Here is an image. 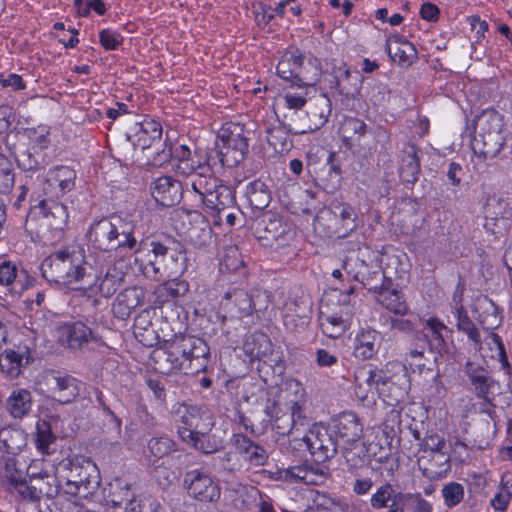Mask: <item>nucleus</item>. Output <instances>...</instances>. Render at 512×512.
Segmentation results:
<instances>
[{
	"label": "nucleus",
	"instance_id": "12",
	"mask_svg": "<svg viewBox=\"0 0 512 512\" xmlns=\"http://www.w3.org/2000/svg\"><path fill=\"white\" fill-rule=\"evenodd\" d=\"M353 292L352 289L343 294L342 305L343 308L340 310V315L337 313L327 314L323 310L320 312V326L322 332L330 338H338L343 335L350 325L352 317V310L349 306V296Z\"/></svg>",
	"mask_w": 512,
	"mask_h": 512
},
{
	"label": "nucleus",
	"instance_id": "55",
	"mask_svg": "<svg viewBox=\"0 0 512 512\" xmlns=\"http://www.w3.org/2000/svg\"><path fill=\"white\" fill-rule=\"evenodd\" d=\"M335 153L329 152L327 157L325 158V164L328 165V184L326 188L334 189L339 183L341 179V170L338 164L334 162Z\"/></svg>",
	"mask_w": 512,
	"mask_h": 512
},
{
	"label": "nucleus",
	"instance_id": "17",
	"mask_svg": "<svg viewBox=\"0 0 512 512\" xmlns=\"http://www.w3.org/2000/svg\"><path fill=\"white\" fill-rule=\"evenodd\" d=\"M125 272L117 267L110 268L106 275L95 277L92 281H86L87 285L77 286L78 289L88 290L92 295L108 297L112 295L122 283Z\"/></svg>",
	"mask_w": 512,
	"mask_h": 512
},
{
	"label": "nucleus",
	"instance_id": "58",
	"mask_svg": "<svg viewBox=\"0 0 512 512\" xmlns=\"http://www.w3.org/2000/svg\"><path fill=\"white\" fill-rule=\"evenodd\" d=\"M0 84L3 87H10L13 90L24 89L25 85L21 76L14 73H1L0 74Z\"/></svg>",
	"mask_w": 512,
	"mask_h": 512
},
{
	"label": "nucleus",
	"instance_id": "6",
	"mask_svg": "<svg viewBox=\"0 0 512 512\" xmlns=\"http://www.w3.org/2000/svg\"><path fill=\"white\" fill-rule=\"evenodd\" d=\"M134 225L132 222L120 217L113 216L109 219H101L94 223L90 230L89 236L99 245L112 244L117 240V249L135 248L137 240L133 236Z\"/></svg>",
	"mask_w": 512,
	"mask_h": 512
},
{
	"label": "nucleus",
	"instance_id": "9",
	"mask_svg": "<svg viewBox=\"0 0 512 512\" xmlns=\"http://www.w3.org/2000/svg\"><path fill=\"white\" fill-rule=\"evenodd\" d=\"M68 218L69 214L66 206L53 200H43L30 209L27 222L36 220L40 221L41 226L63 230L67 226Z\"/></svg>",
	"mask_w": 512,
	"mask_h": 512
},
{
	"label": "nucleus",
	"instance_id": "56",
	"mask_svg": "<svg viewBox=\"0 0 512 512\" xmlns=\"http://www.w3.org/2000/svg\"><path fill=\"white\" fill-rule=\"evenodd\" d=\"M374 390L375 383L368 386L365 379L363 382H357L354 393L362 403L369 404L374 401Z\"/></svg>",
	"mask_w": 512,
	"mask_h": 512
},
{
	"label": "nucleus",
	"instance_id": "48",
	"mask_svg": "<svg viewBox=\"0 0 512 512\" xmlns=\"http://www.w3.org/2000/svg\"><path fill=\"white\" fill-rule=\"evenodd\" d=\"M444 503L448 507H453L459 504L464 498V487L457 482H450L443 486L441 490Z\"/></svg>",
	"mask_w": 512,
	"mask_h": 512
},
{
	"label": "nucleus",
	"instance_id": "23",
	"mask_svg": "<svg viewBox=\"0 0 512 512\" xmlns=\"http://www.w3.org/2000/svg\"><path fill=\"white\" fill-rule=\"evenodd\" d=\"M91 330L81 322L65 324L59 329V341L69 348H80L88 343L91 338Z\"/></svg>",
	"mask_w": 512,
	"mask_h": 512
},
{
	"label": "nucleus",
	"instance_id": "20",
	"mask_svg": "<svg viewBox=\"0 0 512 512\" xmlns=\"http://www.w3.org/2000/svg\"><path fill=\"white\" fill-rule=\"evenodd\" d=\"M234 447L237 453L251 466H262L268 459L265 449L253 443L245 435L234 436Z\"/></svg>",
	"mask_w": 512,
	"mask_h": 512
},
{
	"label": "nucleus",
	"instance_id": "43",
	"mask_svg": "<svg viewBox=\"0 0 512 512\" xmlns=\"http://www.w3.org/2000/svg\"><path fill=\"white\" fill-rule=\"evenodd\" d=\"M301 68V61L298 56L286 53L277 65V73L284 79L297 76Z\"/></svg>",
	"mask_w": 512,
	"mask_h": 512
},
{
	"label": "nucleus",
	"instance_id": "25",
	"mask_svg": "<svg viewBox=\"0 0 512 512\" xmlns=\"http://www.w3.org/2000/svg\"><path fill=\"white\" fill-rule=\"evenodd\" d=\"M376 301L388 311L396 315H405L408 311L405 300L394 288H389L385 283L373 289Z\"/></svg>",
	"mask_w": 512,
	"mask_h": 512
},
{
	"label": "nucleus",
	"instance_id": "16",
	"mask_svg": "<svg viewBox=\"0 0 512 512\" xmlns=\"http://www.w3.org/2000/svg\"><path fill=\"white\" fill-rule=\"evenodd\" d=\"M315 81L316 79L307 81L304 85L291 84L285 87L275 98V108L302 109L307 102L309 89L313 86Z\"/></svg>",
	"mask_w": 512,
	"mask_h": 512
},
{
	"label": "nucleus",
	"instance_id": "46",
	"mask_svg": "<svg viewBox=\"0 0 512 512\" xmlns=\"http://www.w3.org/2000/svg\"><path fill=\"white\" fill-rule=\"evenodd\" d=\"M367 130L364 121L355 117H346L340 127V133L345 139H354L362 137Z\"/></svg>",
	"mask_w": 512,
	"mask_h": 512
},
{
	"label": "nucleus",
	"instance_id": "22",
	"mask_svg": "<svg viewBox=\"0 0 512 512\" xmlns=\"http://www.w3.org/2000/svg\"><path fill=\"white\" fill-rule=\"evenodd\" d=\"M51 390L60 404L71 402L79 393L80 382L68 375H53L50 378Z\"/></svg>",
	"mask_w": 512,
	"mask_h": 512
},
{
	"label": "nucleus",
	"instance_id": "34",
	"mask_svg": "<svg viewBox=\"0 0 512 512\" xmlns=\"http://www.w3.org/2000/svg\"><path fill=\"white\" fill-rule=\"evenodd\" d=\"M173 442L168 437L152 438L149 440L147 447L143 449V456L146 460L153 464L158 459L168 455L173 450Z\"/></svg>",
	"mask_w": 512,
	"mask_h": 512
},
{
	"label": "nucleus",
	"instance_id": "4",
	"mask_svg": "<svg viewBox=\"0 0 512 512\" xmlns=\"http://www.w3.org/2000/svg\"><path fill=\"white\" fill-rule=\"evenodd\" d=\"M48 262L58 273L57 281L67 286L89 281L88 269L91 267L85 261V250L79 245H70L57 251L46 260L45 265Z\"/></svg>",
	"mask_w": 512,
	"mask_h": 512
},
{
	"label": "nucleus",
	"instance_id": "38",
	"mask_svg": "<svg viewBox=\"0 0 512 512\" xmlns=\"http://www.w3.org/2000/svg\"><path fill=\"white\" fill-rule=\"evenodd\" d=\"M7 478L13 489L23 498L33 500L39 498L41 494H51L50 491L44 492L41 487L38 488L36 486H29L26 481L22 479L21 474L18 472H15V474H10L7 476Z\"/></svg>",
	"mask_w": 512,
	"mask_h": 512
},
{
	"label": "nucleus",
	"instance_id": "42",
	"mask_svg": "<svg viewBox=\"0 0 512 512\" xmlns=\"http://www.w3.org/2000/svg\"><path fill=\"white\" fill-rule=\"evenodd\" d=\"M422 445L425 451L429 450L431 454L434 453V458L441 460L444 469L450 468L449 456L442 451L445 446V441L441 436L437 434H430L425 437Z\"/></svg>",
	"mask_w": 512,
	"mask_h": 512
},
{
	"label": "nucleus",
	"instance_id": "2",
	"mask_svg": "<svg viewBox=\"0 0 512 512\" xmlns=\"http://www.w3.org/2000/svg\"><path fill=\"white\" fill-rule=\"evenodd\" d=\"M208 355L209 347L203 339L185 336L165 348L155 349L152 358L161 373L177 370L193 373L205 368Z\"/></svg>",
	"mask_w": 512,
	"mask_h": 512
},
{
	"label": "nucleus",
	"instance_id": "64",
	"mask_svg": "<svg viewBox=\"0 0 512 512\" xmlns=\"http://www.w3.org/2000/svg\"><path fill=\"white\" fill-rule=\"evenodd\" d=\"M407 500L413 508V512H432L430 503L419 496H411Z\"/></svg>",
	"mask_w": 512,
	"mask_h": 512
},
{
	"label": "nucleus",
	"instance_id": "11",
	"mask_svg": "<svg viewBox=\"0 0 512 512\" xmlns=\"http://www.w3.org/2000/svg\"><path fill=\"white\" fill-rule=\"evenodd\" d=\"M127 139L135 148L147 150L153 146L160 144L162 139V126L154 119H144L135 123Z\"/></svg>",
	"mask_w": 512,
	"mask_h": 512
},
{
	"label": "nucleus",
	"instance_id": "3",
	"mask_svg": "<svg viewBox=\"0 0 512 512\" xmlns=\"http://www.w3.org/2000/svg\"><path fill=\"white\" fill-rule=\"evenodd\" d=\"M366 383L368 386L375 383L379 397L391 406L404 400L410 388L406 367L398 362L388 363L383 370H370Z\"/></svg>",
	"mask_w": 512,
	"mask_h": 512
},
{
	"label": "nucleus",
	"instance_id": "26",
	"mask_svg": "<svg viewBox=\"0 0 512 512\" xmlns=\"http://www.w3.org/2000/svg\"><path fill=\"white\" fill-rule=\"evenodd\" d=\"M6 408L14 418H23L32 408L31 392L24 388L14 389L6 400Z\"/></svg>",
	"mask_w": 512,
	"mask_h": 512
},
{
	"label": "nucleus",
	"instance_id": "39",
	"mask_svg": "<svg viewBox=\"0 0 512 512\" xmlns=\"http://www.w3.org/2000/svg\"><path fill=\"white\" fill-rule=\"evenodd\" d=\"M200 431L201 433H197L193 440L186 443L205 454L214 453L222 446V441L219 437L206 434L207 430L201 429Z\"/></svg>",
	"mask_w": 512,
	"mask_h": 512
},
{
	"label": "nucleus",
	"instance_id": "59",
	"mask_svg": "<svg viewBox=\"0 0 512 512\" xmlns=\"http://www.w3.org/2000/svg\"><path fill=\"white\" fill-rule=\"evenodd\" d=\"M511 495L508 491L501 489L491 499V505L496 511L504 512L507 510Z\"/></svg>",
	"mask_w": 512,
	"mask_h": 512
},
{
	"label": "nucleus",
	"instance_id": "7",
	"mask_svg": "<svg viewBox=\"0 0 512 512\" xmlns=\"http://www.w3.org/2000/svg\"><path fill=\"white\" fill-rule=\"evenodd\" d=\"M484 145V153L494 156L498 154L504 143V120L495 110L483 111L475 121Z\"/></svg>",
	"mask_w": 512,
	"mask_h": 512
},
{
	"label": "nucleus",
	"instance_id": "10",
	"mask_svg": "<svg viewBox=\"0 0 512 512\" xmlns=\"http://www.w3.org/2000/svg\"><path fill=\"white\" fill-rule=\"evenodd\" d=\"M184 485L190 496L204 502H213L220 497V488L206 473L192 470L186 473Z\"/></svg>",
	"mask_w": 512,
	"mask_h": 512
},
{
	"label": "nucleus",
	"instance_id": "36",
	"mask_svg": "<svg viewBox=\"0 0 512 512\" xmlns=\"http://www.w3.org/2000/svg\"><path fill=\"white\" fill-rule=\"evenodd\" d=\"M426 326L431 332L430 345L439 353L446 351L445 339L450 333V329L436 318H429Z\"/></svg>",
	"mask_w": 512,
	"mask_h": 512
},
{
	"label": "nucleus",
	"instance_id": "61",
	"mask_svg": "<svg viewBox=\"0 0 512 512\" xmlns=\"http://www.w3.org/2000/svg\"><path fill=\"white\" fill-rule=\"evenodd\" d=\"M468 22L473 31H475L476 38L478 40L485 37V33L488 30V24L486 21L481 20L479 16L472 15L468 18Z\"/></svg>",
	"mask_w": 512,
	"mask_h": 512
},
{
	"label": "nucleus",
	"instance_id": "19",
	"mask_svg": "<svg viewBox=\"0 0 512 512\" xmlns=\"http://www.w3.org/2000/svg\"><path fill=\"white\" fill-rule=\"evenodd\" d=\"M406 496L398 492L392 485L379 486L370 498V504L374 509L388 508L391 512H399Z\"/></svg>",
	"mask_w": 512,
	"mask_h": 512
},
{
	"label": "nucleus",
	"instance_id": "29",
	"mask_svg": "<svg viewBox=\"0 0 512 512\" xmlns=\"http://www.w3.org/2000/svg\"><path fill=\"white\" fill-rule=\"evenodd\" d=\"M197 169H200L201 171H193L190 182L192 189L201 200L219 183L218 180L212 176L211 169L208 166H198Z\"/></svg>",
	"mask_w": 512,
	"mask_h": 512
},
{
	"label": "nucleus",
	"instance_id": "24",
	"mask_svg": "<svg viewBox=\"0 0 512 512\" xmlns=\"http://www.w3.org/2000/svg\"><path fill=\"white\" fill-rule=\"evenodd\" d=\"M174 155L175 158L181 163V169L185 173H192L197 170L195 162L191 159V150L186 145H179L175 147L174 151L170 147H164L161 151L157 152L152 159L154 166H161L166 163Z\"/></svg>",
	"mask_w": 512,
	"mask_h": 512
},
{
	"label": "nucleus",
	"instance_id": "44",
	"mask_svg": "<svg viewBox=\"0 0 512 512\" xmlns=\"http://www.w3.org/2000/svg\"><path fill=\"white\" fill-rule=\"evenodd\" d=\"M29 145L35 151H42L50 144L49 129L46 126H38L26 130Z\"/></svg>",
	"mask_w": 512,
	"mask_h": 512
},
{
	"label": "nucleus",
	"instance_id": "54",
	"mask_svg": "<svg viewBox=\"0 0 512 512\" xmlns=\"http://www.w3.org/2000/svg\"><path fill=\"white\" fill-rule=\"evenodd\" d=\"M101 45L106 50H116L123 42L122 36L116 31L104 29L99 33Z\"/></svg>",
	"mask_w": 512,
	"mask_h": 512
},
{
	"label": "nucleus",
	"instance_id": "32",
	"mask_svg": "<svg viewBox=\"0 0 512 512\" xmlns=\"http://www.w3.org/2000/svg\"><path fill=\"white\" fill-rule=\"evenodd\" d=\"M201 201L207 209L220 211L232 203L231 191L227 186L218 184Z\"/></svg>",
	"mask_w": 512,
	"mask_h": 512
},
{
	"label": "nucleus",
	"instance_id": "15",
	"mask_svg": "<svg viewBox=\"0 0 512 512\" xmlns=\"http://www.w3.org/2000/svg\"><path fill=\"white\" fill-rule=\"evenodd\" d=\"M281 403L292 409V417H301V411L306 401V391L303 384L294 379L284 380L277 393Z\"/></svg>",
	"mask_w": 512,
	"mask_h": 512
},
{
	"label": "nucleus",
	"instance_id": "18",
	"mask_svg": "<svg viewBox=\"0 0 512 512\" xmlns=\"http://www.w3.org/2000/svg\"><path fill=\"white\" fill-rule=\"evenodd\" d=\"M151 194L158 204L169 207L180 201L181 185L169 176H162L153 182Z\"/></svg>",
	"mask_w": 512,
	"mask_h": 512
},
{
	"label": "nucleus",
	"instance_id": "21",
	"mask_svg": "<svg viewBox=\"0 0 512 512\" xmlns=\"http://www.w3.org/2000/svg\"><path fill=\"white\" fill-rule=\"evenodd\" d=\"M380 334L374 329H362L354 339L353 354L361 360L371 359L378 351Z\"/></svg>",
	"mask_w": 512,
	"mask_h": 512
},
{
	"label": "nucleus",
	"instance_id": "13",
	"mask_svg": "<svg viewBox=\"0 0 512 512\" xmlns=\"http://www.w3.org/2000/svg\"><path fill=\"white\" fill-rule=\"evenodd\" d=\"M76 173L68 166L50 169L44 183V193L50 197H59L74 188Z\"/></svg>",
	"mask_w": 512,
	"mask_h": 512
},
{
	"label": "nucleus",
	"instance_id": "49",
	"mask_svg": "<svg viewBox=\"0 0 512 512\" xmlns=\"http://www.w3.org/2000/svg\"><path fill=\"white\" fill-rule=\"evenodd\" d=\"M456 313L458 329L464 332L471 341L478 343L480 340V335L474 323L468 317L467 313L462 308H457Z\"/></svg>",
	"mask_w": 512,
	"mask_h": 512
},
{
	"label": "nucleus",
	"instance_id": "62",
	"mask_svg": "<svg viewBox=\"0 0 512 512\" xmlns=\"http://www.w3.org/2000/svg\"><path fill=\"white\" fill-rule=\"evenodd\" d=\"M467 372L473 384L482 389L483 386L486 385L487 382V372L483 369L474 370V366L472 364H468Z\"/></svg>",
	"mask_w": 512,
	"mask_h": 512
},
{
	"label": "nucleus",
	"instance_id": "40",
	"mask_svg": "<svg viewBox=\"0 0 512 512\" xmlns=\"http://www.w3.org/2000/svg\"><path fill=\"white\" fill-rule=\"evenodd\" d=\"M22 355L14 350H5L0 354V370L15 377L20 374L22 366Z\"/></svg>",
	"mask_w": 512,
	"mask_h": 512
},
{
	"label": "nucleus",
	"instance_id": "30",
	"mask_svg": "<svg viewBox=\"0 0 512 512\" xmlns=\"http://www.w3.org/2000/svg\"><path fill=\"white\" fill-rule=\"evenodd\" d=\"M387 48L393 55V59L401 64H411L416 58L414 46L399 36L391 37L388 40Z\"/></svg>",
	"mask_w": 512,
	"mask_h": 512
},
{
	"label": "nucleus",
	"instance_id": "52",
	"mask_svg": "<svg viewBox=\"0 0 512 512\" xmlns=\"http://www.w3.org/2000/svg\"><path fill=\"white\" fill-rule=\"evenodd\" d=\"M419 164L414 155H408L400 168V177L407 183H414L417 180Z\"/></svg>",
	"mask_w": 512,
	"mask_h": 512
},
{
	"label": "nucleus",
	"instance_id": "63",
	"mask_svg": "<svg viewBox=\"0 0 512 512\" xmlns=\"http://www.w3.org/2000/svg\"><path fill=\"white\" fill-rule=\"evenodd\" d=\"M439 14L440 10L435 4L426 2L421 5L420 15L424 20L431 22L437 21Z\"/></svg>",
	"mask_w": 512,
	"mask_h": 512
},
{
	"label": "nucleus",
	"instance_id": "35",
	"mask_svg": "<svg viewBox=\"0 0 512 512\" xmlns=\"http://www.w3.org/2000/svg\"><path fill=\"white\" fill-rule=\"evenodd\" d=\"M145 290L142 287H131L121 292L116 301L119 306H123L122 314L129 315L134 309L141 306L144 302Z\"/></svg>",
	"mask_w": 512,
	"mask_h": 512
},
{
	"label": "nucleus",
	"instance_id": "50",
	"mask_svg": "<svg viewBox=\"0 0 512 512\" xmlns=\"http://www.w3.org/2000/svg\"><path fill=\"white\" fill-rule=\"evenodd\" d=\"M74 5L77 13L82 17L88 16L91 10L98 15H104L107 10L102 0H74Z\"/></svg>",
	"mask_w": 512,
	"mask_h": 512
},
{
	"label": "nucleus",
	"instance_id": "45",
	"mask_svg": "<svg viewBox=\"0 0 512 512\" xmlns=\"http://www.w3.org/2000/svg\"><path fill=\"white\" fill-rule=\"evenodd\" d=\"M13 184V162L10 157L0 152V193L9 192Z\"/></svg>",
	"mask_w": 512,
	"mask_h": 512
},
{
	"label": "nucleus",
	"instance_id": "1",
	"mask_svg": "<svg viewBox=\"0 0 512 512\" xmlns=\"http://www.w3.org/2000/svg\"><path fill=\"white\" fill-rule=\"evenodd\" d=\"M44 461H34L28 470L31 479H44L53 477L55 491L64 490L65 493L89 498L94 495L100 486V473L97 466L89 459L76 457L66 459L58 467L45 468Z\"/></svg>",
	"mask_w": 512,
	"mask_h": 512
},
{
	"label": "nucleus",
	"instance_id": "31",
	"mask_svg": "<svg viewBox=\"0 0 512 512\" xmlns=\"http://www.w3.org/2000/svg\"><path fill=\"white\" fill-rule=\"evenodd\" d=\"M21 275L25 276V272H18L15 264L11 262H3L0 264V285L10 286L13 285L9 291L14 293L13 296H18L27 288V285L20 283Z\"/></svg>",
	"mask_w": 512,
	"mask_h": 512
},
{
	"label": "nucleus",
	"instance_id": "28",
	"mask_svg": "<svg viewBox=\"0 0 512 512\" xmlns=\"http://www.w3.org/2000/svg\"><path fill=\"white\" fill-rule=\"evenodd\" d=\"M189 290V284L185 280L172 279L160 284L156 287L154 294L156 296V303L163 305L172 299L186 294Z\"/></svg>",
	"mask_w": 512,
	"mask_h": 512
},
{
	"label": "nucleus",
	"instance_id": "8",
	"mask_svg": "<svg viewBox=\"0 0 512 512\" xmlns=\"http://www.w3.org/2000/svg\"><path fill=\"white\" fill-rule=\"evenodd\" d=\"M177 415L179 417L178 434L185 443L193 440L197 433H201V429L210 430L213 426L211 415L195 406L181 405Z\"/></svg>",
	"mask_w": 512,
	"mask_h": 512
},
{
	"label": "nucleus",
	"instance_id": "33",
	"mask_svg": "<svg viewBox=\"0 0 512 512\" xmlns=\"http://www.w3.org/2000/svg\"><path fill=\"white\" fill-rule=\"evenodd\" d=\"M0 442L8 453L17 454L26 446L27 434L19 428H3L0 430Z\"/></svg>",
	"mask_w": 512,
	"mask_h": 512
},
{
	"label": "nucleus",
	"instance_id": "41",
	"mask_svg": "<svg viewBox=\"0 0 512 512\" xmlns=\"http://www.w3.org/2000/svg\"><path fill=\"white\" fill-rule=\"evenodd\" d=\"M212 229L209 223L201 216L199 222L188 230V238L195 246L201 247L210 242Z\"/></svg>",
	"mask_w": 512,
	"mask_h": 512
},
{
	"label": "nucleus",
	"instance_id": "5",
	"mask_svg": "<svg viewBox=\"0 0 512 512\" xmlns=\"http://www.w3.org/2000/svg\"><path fill=\"white\" fill-rule=\"evenodd\" d=\"M215 148L223 165L234 166L244 160L248 140L244 127L239 123H225L217 132Z\"/></svg>",
	"mask_w": 512,
	"mask_h": 512
},
{
	"label": "nucleus",
	"instance_id": "47",
	"mask_svg": "<svg viewBox=\"0 0 512 512\" xmlns=\"http://www.w3.org/2000/svg\"><path fill=\"white\" fill-rule=\"evenodd\" d=\"M36 430V448L42 454H48L49 447L55 439L51 427L47 422L40 421L37 423Z\"/></svg>",
	"mask_w": 512,
	"mask_h": 512
},
{
	"label": "nucleus",
	"instance_id": "27",
	"mask_svg": "<svg viewBox=\"0 0 512 512\" xmlns=\"http://www.w3.org/2000/svg\"><path fill=\"white\" fill-rule=\"evenodd\" d=\"M107 505L124 508L126 512H134L136 508L133 493L126 483L122 484L120 481L110 484V496L107 499Z\"/></svg>",
	"mask_w": 512,
	"mask_h": 512
},
{
	"label": "nucleus",
	"instance_id": "51",
	"mask_svg": "<svg viewBox=\"0 0 512 512\" xmlns=\"http://www.w3.org/2000/svg\"><path fill=\"white\" fill-rule=\"evenodd\" d=\"M503 207V204L501 202H498L496 200H493L491 202H488L484 208V215H485V227L487 229H490L493 233H497L496 227L499 226V223L502 225H505L506 222L502 219H499L496 216V213L494 209H501Z\"/></svg>",
	"mask_w": 512,
	"mask_h": 512
},
{
	"label": "nucleus",
	"instance_id": "14",
	"mask_svg": "<svg viewBox=\"0 0 512 512\" xmlns=\"http://www.w3.org/2000/svg\"><path fill=\"white\" fill-rule=\"evenodd\" d=\"M362 430L358 417L352 412H344L333 420V431L344 446L350 447L358 441Z\"/></svg>",
	"mask_w": 512,
	"mask_h": 512
},
{
	"label": "nucleus",
	"instance_id": "60",
	"mask_svg": "<svg viewBox=\"0 0 512 512\" xmlns=\"http://www.w3.org/2000/svg\"><path fill=\"white\" fill-rule=\"evenodd\" d=\"M325 156V150L323 148H316L315 152L309 151L307 154V169L310 174H315L320 178L319 170L317 168V164L319 163L320 158Z\"/></svg>",
	"mask_w": 512,
	"mask_h": 512
},
{
	"label": "nucleus",
	"instance_id": "57",
	"mask_svg": "<svg viewBox=\"0 0 512 512\" xmlns=\"http://www.w3.org/2000/svg\"><path fill=\"white\" fill-rule=\"evenodd\" d=\"M333 213L336 217L340 218L348 229H353V215L354 211L350 205L338 204L333 208Z\"/></svg>",
	"mask_w": 512,
	"mask_h": 512
},
{
	"label": "nucleus",
	"instance_id": "37",
	"mask_svg": "<svg viewBox=\"0 0 512 512\" xmlns=\"http://www.w3.org/2000/svg\"><path fill=\"white\" fill-rule=\"evenodd\" d=\"M266 414L271 420L279 421L285 419L286 427H292L299 417H292V409L285 403L280 402V398H276L272 402H268L266 406Z\"/></svg>",
	"mask_w": 512,
	"mask_h": 512
},
{
	"label": "nucleus",
	"instance_id": "53",
	"mask_svg": "<svg viewBox=\"0 0 512 512\" xmlns=\"http://www.w3.org/2000/svg\"><path fill=\"white\" fill-rule=\"evenodd\" d=\"M351 77L349 69L344 66L342 70L336 75V87L340 94L350 97L354 96L358 91L357 83L353 85V87H348L346 85V81H348Z\"/></svg>",
	"mask_w": 512,
	"mask_h": 512
}]
</instances>
